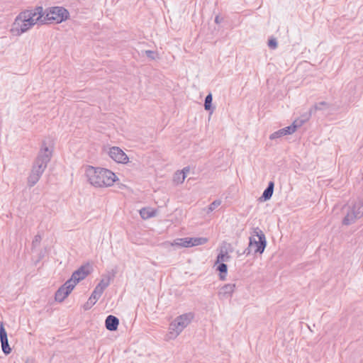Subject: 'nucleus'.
<instances>
[{"label": "nucleus", "mask_w": 363, "mask_h": 363, "mask_svg": "<svg viewBox=\"0 0 363 363\" xmlns=\"http://www.w3.org/2000/svg\"><path fill=\"white\" fill-rule=\"evenodd\" d=\"M41 18L42 16L36 15L35 9L22 11L16 16L10 31L13 35H21L35 24L39 23Z\"/></svg>", "instance_id": "obj_1"}, {"label": "nucleus", "mask_w": 363, "mask_h": 363, "mask_svg": "<svg viewBox=\"0 0 363 363\" xmlns=\"http://www.w3.org/2000/svg\"><path fill=\"white\" fill-rule=\"evenodd\" d=\"M86 174L90 184L96 187L110 186L116 180V174L104 168L89 167Z\"/></svg>", "instance_id": "obj_2"}, {"label": "nucleus", "mask_w": 363, "mask_h": 363, "mask_svg": "<svg viewBox=\"0 0 363 363\" xmlns=\"http://www.w3.org/2000/svg\"><path fill=\"white\" fill-rule=\"evenodd\" d=\"M37 16H42L39 19V23H60L65 21L69 17V12L63 7H52L45 13L42 6H38L35 9Z\"/></svg>", "instance_id": "obj_3"}, {"label": "nucleus", "mask_w": 363, "mask_h": 363, "mask_svg": "<svg viewBox=\"0 0 363 363\" xmlns=\"http://www.w3.org/2000/svg\"><path fill=\"white\" fill-rule=\"evenodd\" d=\"M52 154V150L47 147L45 141L43 142L40 150L33 163L30 173L40 177L47 168L48 164L51 160Z\"/></svg>", "instance_id": "obj_4"}, {"label": "nucleus", "mask_w": 363, "mask_h": 363, "mask_svg": "<svg viewBox=\"0 0 363 363\" xmlns=\"http://www.w3.org/2000/svg\"><path fill=\"white\" fill-rule=\"evenodd\" d=\"M267 246L266 237L262 230L257 227L253 228L252 235L250 237L248 247L245 250L244 254L249 255L254 249V253L262 254Z\"/></svg>", "instance_id": "obj_5"}, {"label": "nucleus", "mask_w": 363, "mask_h": 363, "mask_svg": "<svg viewBox=\"0 0 363 363\" xmlns=\"http://www.w3.org/2000/svg\"><path fill=\"white\" fill-rule=\"evenodd\" d=\"M193 318L192 313H184L175 318L169 325V337H177L190 324Z\"/></svg>", "instance_id": "obj_6"}, {"label": "nucleus", "mask_w": 363, "mask_h": 363, "mask_svg": "<svg viewBox=\"0 0 363 363\" xmlns=\"http://www.w3.org/2000/svg\"><path fill=\"white\" fill-rule=\"evenodd\" d=\"M363 216V198H359L352 205L348 206L342 224L349 225Z\"/></svg>", "instance_id": "obj_7"}, {"label": "nucleus", "mask_w": 363, "mask_h": 363, "mask_svg": "<svg viewBox=\"0 0 363 363\" xmlns=\"http://www.w3.org/2000/svg\"><path fill=\"white\" fill-rule=\"evenodd\" d=\"M91 272V266L86 263L82 265L79 269L75 270L71 277L67 280V284H72L74 288L80 281L84 279Z\"/></svg>", "instance_id": "obj_8"}, {"label": "nucleus", "mask_w": 363, "mask_h": 363, "mask_svg": "<svg viewBox=\"0 0 363 363\" xmlns=\"http://www.w3.org/2000/svg\"><path fill=\"white\" fill-rule=\"evenodd\" d=\"M74 289V286L67 284V281L62 284L55 292V299L56 301L62 302Z\"/></svg>", "instance_id": "obj_9"}, {"label": "nucleus", "mask_w": 363, "mask_h": 363, "mask_svg": "<svg viewBox=\"0 0 363 363\" xmlns=\"http://www.w3.org/2000/svg\"><path fill=\"white\" fill-rule=\"evenodd\" d=\"M109 156L116 162L119 163H126L128 157L126 154L118 147H112L108 152Z\"/></svg>", "instance_id": "obj_10"}, {"label": "nucleus", "mask_w": 363, "mask_h": 363, "mask_svg": "<svg viewBox=\"0 0 363 363\" xmlns=\"http://www.w3.org/2000/svg\"><path fill=\"white\" fill-rule=\"evenodd\" d=\"M0 342L1 345V349L5 354H9L11 352V348L9 345L7 333L4 328V323H0Z\"/></svg>", "instance_id": "obj_11"}, {"label": "nucleus", "mask_w": 363, "mask_h": 363, "mask_svg": "<svg viewBox=\"0 0 363 363\" xmlns=\"http://www.w3.org/2000/svg\"><path fill=\"white\" fill-rule=\"evenodd\" d=\"M296 125L292 123L291 125L279 129V130L272 133L269 136L270 140H275L284 135H291L296 130Z\"/></svg>", "instance_id": "obj_12"}, {"label": "nucleus", "mask_w": 363, "mask_h": 363, "mask_svg": "<svg viewBox=\"0 0 363 363\" xmlns=\"http://www.w3.org/2000/svg\"><path fill=\"white\" fill-rule=\"evenodd\" d=\"M235 289V284H227L223 286L218 291V297L220 299L229 298L232 296Z\"/></svg>", "instance_id": "obj_13"}, {"label": "nucleus", "mask_w": 363, "mask_h": 363, "mask_svg": "<svg viewBox=\"0 0 363 363\" xmlns=\"http://www.w3.org/2000/svg\"><path fill=\"white\" fill-rule=\"evenodd\" d=\"M119 325V320L117 317L109 315L105 320L106 328L109 331H116Z\"/></svg>", "instance_id": "obj_14"}, {"label": "nucleus", "mask_w": 363, "mask_h": 363, "mask_svg": "<svg viewBox=\"0 0 363 363\" xmlns=\"http://www.w3.org/2000/svg\"><path fill=\"white\" fill-rule=\"evenodd\" d=\"M274 183L272 181H270L268 183L267 187L264 189L262 196L261 199L266 201L269 200L273 194L274 192Z\"/></svg>", "instance_id": "obj_15"}, {"label": "nucleus", "mask_w": 363, "mask_h": 363, "mask_svg": "<svg viewBox=\"0 0 363 363\" xmlns=\"http://www.w3.org/2000/svg\"><path fill=\"white\" fill-rule=\"evenodd\" d=\"M312 115L313 113H311V109H309L308 112L303 113L300 118L295 120L293 123L296 125V128H298V127H301L304 123L308 121Z\"/></svg>", "instance_id": "obj_16"}, {"label": "nucleus", "mask_w": 363, "mask_h": 363, "mask_svg": "<svg viewBox=\"0 0 363 363\" xmlns=\"http://www.w3.org/2000/svg\"><path fill=\"white\" fill-rule=\"evenodd\" d=\"M140 215L144 220L149 219L156 216V211L151 208H143L140 210Z\"/></svg>", "instance_id": "obj_17"}, {"label": "nucleus", "mask_w": 363, "mask_h": 363, "mask_svg": "<svg viewBox=\"0 0 363 363\" xmlns=\"http://www.w3.org/2000/svg\"><path fill=\"white\" fill-rule=\"evenodd\" d=\"M330 107V104L325 102V101H321L319 103L315 104L310 109L311 113H313L314 114L316 111H324Z\"/></svg>", "instance_id": "obj_18"}, {"label": "nucleus", "mask_w": 363, "mask_h": 363, "mask_svg": "<svg viewBox=\"0 0 363 363\" xmlns=\"http://www.w3.org/2000/svg\"><path fill=\"white\" fill-rule=\"evenodd\" d=\"M217 264L216 270L219 272V278L220 280L224 281L227 277L228 266L225 263H217Z\"/></svg>", "instance_id": "obj_19"}, {"label": "nucleus", "mask_w": 363, "mask_h": 363, "mask_svg": "<svg viewBox=\"0 0 363 363\" xmlns=\"http://www.w3.org/2000/svg\"><path fill=\"white\" fill-rule=\"evenodd\" d=\"M192 238H185L178 240L177 241H174L173 245H179L181 247H192Z\"/></svg>", "instance_id": "obj_20"}, {"label": "nucleus", "mask_w": 363, "mask_h": 363, "mask_svg": "<svg viewBox=\"0 0 363 363\" xmlns=\"http://www.w3.org/2000/svg\"><path fill=\"white\" fill-rule=\"evenodd\" d=\"M230 259V256L228 255V253L226 251L223 252L221 250L217 256L215 266L217 264V263H224L225 262H228Z\"/></svg>", "instance_id": "obj_21"}, {"label": "nucleus", "mask_w": 363, "mask_h": 363, "mask_svg": "<svg viewBox=\"0 0 363 363\" xmlns=\"http://www.w3.org/2000/svg\"><path fill=\"white\" fill-rule=\"evenodd\" d=\"M212 101L213 96L212 94L210 93L205 98L204 108L206 111H210L211 113H212L214 109V108L212 107Z\"/></svg>", "instance_id": "obj_22"}, {"label": "nucleus", "mask_w": 363, "mask_h": 363, "mask_svg": "<svg viewBox=\"0 0 363 363\" xmlns=\"http://www.w3.org/2000/svg\"><path fill=\"white\" fill-rule=\"evenodd\" d=\"M186 178L185 172H177L174 175V182L177 184H182Z\"/></svg>", "instance_id": "obj_23"}, {"label": "nucleus", "mask_w": 363, "mask_h": 363, "mask_svg": "<svg viewBox=\"0 0 363 363\" xmlns=\"http://www.w3.org/2000/svg\"><path fill=\"white\" fill-rule=\"evenodd\" d=\"M39 176H36L32 173L28 177V186L30 187L33 186L40 179Z\"/></svg>", "instance_id": "obj_24"}, {"label": "nucleus", "mask_w": 363, "mask_h": 363, "mask_svg": "<svg viewBox=\"0 0 363 363\" xmlns=\"http://www.w3.org/2000/svg\"><path fill=\"white\" fill-rule=\"evenodd\" d=\"M192 238V246H198L204 245L208 242V239L206 238Z\"/></svg>", "instance_id": "obj_25"}, {"label": "nucleus", "mask_w": 363, "mask_h": 363, "mask_svg": "<svg viewBox=\"0 0 363 363\" xmlns=\"http://www.w3.org/2000/svg\"><path fill=\"white\" fill-rule=\"evenodd\" d=\"M109 284H110V278L107 277L106 279H102L97 285L101 286V288L105 289L108 286Z\"/></svg>", "instance_id": "obj_26"}, {"label": "nucleus", "mask_w": 363, "mask_h": 363, "mask_svg": "<svg viewBox=\"0 0 363 363\" xmlns=\"http://www.w3.org/2000/svg\"><path fill=\"white\" fill-rule=\"evenodd\" d=\"M221 204V201L220 200H215L214 201H213L210 205H209V207H208V210L209 211H213V210H215L216 208H218L220 205Z\"/></svg>", "instance_id": "obj_27"}, {"label": "nucleus", "mask_w": 363, "mask_h": 363, "mask_svg": "<svg viewBox=\"0 0 363 363\" xmlns=\"http://www.w3.org/2000/svg\"><path fill=\"white\" fill-rule=\"evenodd\" d=\"M96 303V301H94V300L89 297L86 303L84 305V309L85 311L89 310Z\"/></svg>", "instance_id": "obj_28"}, {"label": "nucleus", "mask_w": 363, "mask_h": 363, "mask_svg": "<svg viewBox=\"0 0 363 363\" xmlns=\"http://www.w3.org/2000/svg\"><path fill=\"white\" fill-rule=\"evenodd\" d=\"M268 46L271 49H275L277 48V41L275 38H271L268 41Z\"/></svg>", "instance_id": "obj_29"}, {"label": "nucleus", "mask_w": 363, "mask_h": 363, "mask_svg": "<svg viewBox=\"0 0 363 363\" xmlns=\"http://www.w3.org/2000/svg\"><path fill=\"white\" fill-rule=\"evenodd\" d=\"M145 53L146 55V56L151 59V60H155V52L152 50H145Z\"/></svg>", "instance_id": "obj_30"}, {"label": "nucleus", "mask_w": 363, "mask_h": 363, "mask_svg": "<svg viewBox=\"0 0 363 363\" xmlns=\"http://www.w3.org/2000/svg\"><path fill=\"white\" fill-rule=\"evenodd\" d=\"M41 241V236L39 235H37L35 236L33 242H32V244L34 247L37 246Z\"/></svg>", "instance_id": "obj_31"}, {"label": "nucleus", "mask_w": 363, "mask_h": 363, "mask_svg": "<svg viewBox=\"0 0 363 363\" xmlns=\"http://www.w3.org/2000/svg\"><path fill=\"white\" fill-rule=\"evenodd\" d=\"M101 297V295L99 294H97L96 291H93L91 296H90V298H92L94 300V301H97L99 300V298Z\"/></svg>", "instance_id": "obj_32"}, {"label": "nucleus", "mask_w": 363, "mask_h": 363, "mask_svg": "<svg viewBox=\"0 0 363 363\" xmlns=\"http://www.w3.org/2000/svg\"><path fill=\"white\" fill-rule=\"evenodd\" d=\"M104 290L105 289H104L103 288L101 287V286L99 285H97L94 289V291H96V293L99 294L101 296L102 295Z\"/></svg>", "instance_id": "obj_33"}, {"label": "nucleus", "mask_w": 363, "mask_h": 363, "mask_svg": "<svg viewBox=\"0 0 363 363\" xmlns=\"http://www.w3.org/2000/svg\"><path fill=\"white\" fill-rule=\"evenodd\" d=\"M223 21V18L219 16H216L215 18V23L219 24Z\"/></svg>", "instance_id": "obj_34"}, {"label": "nucleus", "mask_w": 363, "mask_h": 363, "mask_svg": "<svg viewBox=\"0 0 363 363\" xmlns=\"http://www.w3.org/2000/svg\"><path fill=\"white\" fill-rule=\"evenodd\" d=\"M189 170H190L189 167H184V168L181 171V172H185V175H186L188 172H189Z\"/></svg>", "instance_id": "obj_35"}]
</instances>
